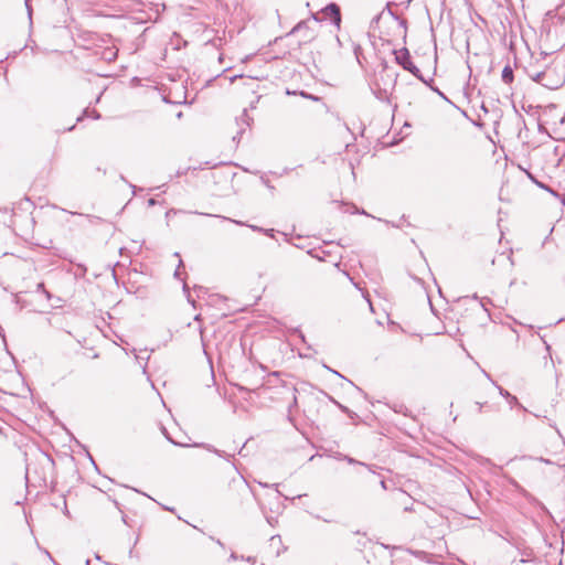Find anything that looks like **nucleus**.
I'll list each match as a JSON object with an SVG mask.
<instances>
[{
	"mask_svg": "<svg viewBox=\"0 0 565 565\" xmlns=\"http://www.w3.org/2000/svg\"><path fill=\"white\" fill-rule=\"evenodd\" d=\"M305 28H307V23L305 21H301L291 29L290 34L298 33Z\"/></svg>",
	"mask_w": 565,
	"mask_h": 565,
	"instance_id": "16",
	"label": "nucleus"
},
{
	"mask_svg": "<svg viewBox=\"0 0 565 565\" xmlns=\"http://www.w3.org/2000/svg\"><path fill=\"white\" fill-rule=\"evenodd\" d=\"M476 406H477V412L481 413L483 405L481 403H479V402H476Z\"/></svg>",
	"mask_w": 565,
	"mask_h": 565,
	"instance_id": "35",
	"label": "nucleus"
},
{
	"mask_svg": "<svg viewBox=\"0 0 565 565\" xmlns=\"http://www.w3.org/2000/svg\"><path fill=\"white\" fill-rule=\"evenodd\" d=\"M259 484H260L263 488H278V483L268 484V483L259 482Z\"/></svg>",
	"mask_w": 565,
	"mask_h": 565,
	"instance_id": "26",
	"label": "nucleus"
},
{
	"mask_svg": "<svg viewBox=\"0 0 565 565\" xmlns=\"http://www.w3.org/2000/svg\"><path fill=\"white\" fill-rule=\"evenodd\" d=\"M522 554L529 558L533 555V552L531 548H526L522 552Z\"/></svg>",
	"mask_w": 565,
	"mask_h": 565,
	"instance_id": "28",
	"label": "nucleus"
},
{
	"mask_svg": "<svg viewBox=\"0 0 565 565\" xmlns=\"http://www.w3.org/2000/svg\"><path fill=\"white\" fill-rule=\"evenodd\" d=\"M329 398L343 412V413H347L350 415V417H353V415H355L354 413H352L348 407L341 405L340 403H338L337 401H334L331 396H329Z\"/></svg>",
	"mask_w": 565,
	"mask_h": 565,
	"instance_id": "14",
	"label": "nucleus"
},
{
	"mask_svg": "<svg viewBox=\"0 0 565 565\" xmlns=\"http://www.w3.org/2000/svg\"><path fill=\"white\" fill-rule=\"evenodd\" d=\"M265 519H266L267 523H268L269 525H271V526H274V525H275V523H277V519H276V518L268 516V515H266V514H265Z\"/></svg>",
	"mask_w": 565,
	"mask_h": 565,
	"instance_id": "24",
	"label": "nucleus"
},
{
	"mask_svg": "<svg viewBox=\"0 0 565 565\" xmlns=\"http://www.w3.org/2000/svg\"><path fill=\"white\" fill-rule=\"evenodd\" d=\"M200 333H201V340L203 341V335H202L203 330L202 329L200 330Z\"/></svg>",
	"mask_w": 565,
	"mask_h": 565,
	"instance_id": "58",
	"label": "nucleus"
},
{
	"mask_svg": "<svg viewBox=\"0 0 565 565\" xmlns=\"http://www.w3.org/2000/svg\"><path fill=\"white\" fill-rule=\"evenodd\" d=\"M2 344L3 349L6 351V355L8 359V367L4 370V373L9 376V379L13 382V384L17 386V392H9L2 388V394L9 395L11 397H17L20 395V391H25L24 386V380L22 377L21 372L18 370L17 361L12 353L8 350L6 337L2 333Z\"/></svg>",
	"mask_w": 565,
	"mask_h": 565,
	"instance_id": "4",
	"label": "nucleus"
},
{
	"mask_svg": "<svg viewBox=\"0 0 565 565\" xmlns=\"http://www.w3.org/2000/svg\"><path fill=\"white\" fill-rule=\"evenodd\" d=\"M183 291L186 294V297H188V300L189 302H191L192 305H194V301L191 299V296H190V292H189V287L186 284H183Z\"/></svg>",
	"mask_w": 565,
	"mask_h": 565,
	"instance_id": "23",
	"label": "nucleus"
},
{
	"mask_svg": "<svg viewBox=\"0 0 565 565\" xmlns=\"http://www.w3.org/2000/svg\"><path fill=\"white\" fill-rule=\"evenodd\" d=\"M54 460L45 452L36 451L26 459L25 479L30 481L33 477L39 482H46L49 475L54 469Z\"/></svg>",
	"mask_w": 565,
	"mask_h": 565,
	"instance_id": "2",
	"label": "nucleus"
},
{
	"mask_svg": "<svg viewBox=\"0 0 565 565\" xmlns=\"http://www.w3.org/2000/svg\"><path fill=\"white\" fill-rule=\"evenodd\" d=\"M10 231L24 239L31 234L34 227V218L30 213L26 212H17L14 209L8 211L7 209H2V223L7 224Z\"/></svg>",
	"mask_w": 565,
	"mask_h": 565,
	"instance_id": "3",
	"label": "nucleus"
},
{
	"mask_svg": "<svg viewBox=\"0 0 565 565\" xmlns=\"http://www.w3.org/2000/svg\"><path fill=\"white\" fill-rule=\"evenodd\" d=\"M86 217L89 220V222L99 221L100 218L98 216H94L90 214H87Z\"/></svg>",
	"mask_w": 565,
	"mask_h": 565,
	"instance_id": "32",
	"label": "nucleus"
},
{
	"mask_svg": "<svg viewBox=\"0 0 565 565\" xmlns=\"http://www.w3.org/2000/svg\"><path fill=\"white\" fill-rule=\"evenodd\" d=\"M245 446H246V443H245V444L242 446V448L238 450V454H239L241 456H243V450H244Z\"/></svg>",
	"mask_w": 565,
	"mask_h": 565,
	"instance_id": "42",
	"label": "nucleus"
},
{
	"mask_svg": "<svg viewBox=\"0 0 565 565\" xmlns=\"http://www.w3.org/2000/svg\"><path fill=\"white\" fill-rule=\"evenodd\" d=\"M321 13L327 18H330L331 22L335 25V26H340V23H341V11H340V7L334 3V2H331L329 4H327L322 10H321Z\"/></svg>",
	"mask_w": 565,
	"mask_h": 565,
	"instance_id": "7",
	"label": "nucleus"
},
{
	"mask_svg": "<svg viewBox=\"0 0 565 565\" xmlns=\"http://www.w3.org/2000/svg\"><path fill=\"white\" fill-rule=\"evenodd\" d=\"M395 55V62L405 71L409 72L420 82L429 85L428 81L423 76L420 70L412 62L411 53L407 47L393 51Z\"/></svg>",
	"mask_w": 565,
	"mask_h": 565,
	"instance_id": "5",
	"label": "nucleus"
},
{
	"mask_svg": "<svg viewBox=\"0 0 565 565\" xmlns=\"http://www.w3.org/2000/svg\"><path fill=\"white\" fill-rule=\"evenodd\" d=\"M299 337H300L302 342H306L305 335L300 331H299Z\"/></svg>",
	"mask_w": 565,
	"mask_h": 565,
	"instance_id": "45",
	"label": "nucleus"
},
{
	"mask_svg": "<svg viewBox=\"0 0 565 565\" xmlns=\"http://www.w3.org/2000/svg\"><path fill=\"white\" fill-rule=\"evenodd\" d=\"M501 77L505 84H510L513 82L514 75L513 70L510 65L504 66V68L502 70Z\"/></svg>",
	"mask_w": 565,
	"mask_h": 565,
	"instance_id": "9",
	"label": "nucleus"
},
{
	"mask_svg": "<svg viewBox=\"0 0 565 565\" xmlns=\"http://www.w3.org/2000/svg\"><path fill=\"white\" fill-rule=\"evenodd\" d=\"M360 51H361V46H360V45H356V46L354 47V54H355V56H359Z\"/></svg>",
	"mask_w": 565,
	"mask_h": 565,
	"instance_id": "39",
	"label": "nucleus"
},
{
	"mask_svg": "<svg viewBox=\"0 0 565 565\" xmlns=\"http://www.w3.org/2000/svg\"><path fill=\"white\" fill-rule=\"evenodd\" d=\"M247 226H248L249 228H252L253 231H256V232H262V233H263V231H264V228H263V227H259V226H257V225H247Z\"/></svg>",
	"mask_w": 565,
	"mask_h": 565,
	"instance_id": "29",
	"label": "nucleus"
},
{
	"mask_svg": "<svg viewBox=\"0 0 565 565\" xmlns=\"http://www.w3.org/2000/svg\"><path fill=\"white\" fill-rule=\"evenodd\" d=\"M156 204H157V200H156L154 198H150V199L148 200V205H149V206H153V205H156Z\"/></svg>",
	"mask_w": 565,
	"mask_h": 565,
	"instance_id": "34",
	"label": "nucleus"
},
{
	"mask_svg": "<svg viewBox=\"0 0 565 565\" xmlns=\"http://www.w3.org/2000/svg\"><path fill=\"white\" fill-rule=\"evenodd\" d=\"M85 117H92L93 119H99L100 118V114L97 111V110H92L89 111L88 108L84 109L82 115H79L76 119V122H81L83 121V119Z\"/></svg>",
	"mask_w": 565,
	"mask_h": 565,
	"instance_id": "10",
	"label": "nucleus"
},
{
	"mask_svg": "<svg viewBox=\"0 0 565 565\" xmlns=\"http://www.w3.org/2000/svg\"><path fill=\"white\" fill-rule=\"evenodd\" d=\"M323 367L327 369L329 372L335 374L337 376L345 380L348 383H350L352 386H354L356 388V391L359 393H361L362 395H365V393L359 387L356 386L352 381H350L349 379H347L345 376H343L341 373H339L338 371L331 369L330 366H328L327 364H323Z\"/></svg>",
	"mask_w": 565,
	"mask_h": 565,
	"instance_id": "12",
	"label": "nucleus"
},
{
	"mask_svg": "<svg viewBox=\"0 0 565 565\" xmlns=\"http://www.w3.org/2000/svg\"><path fill=\"white\" fill-rule=\"evenodd\" d=\"M541 461L545 462V463H551V461L548 459H543V458H540Z\"/></svg>",
	"mask_w": 565,
	"mask_h": 565,
	"instance_id": "49",
	"label": "nucleus"
},
{
	"mask_svg": "<svg viewBox=\"0 0 565 565\" xmlns=\"http://www.w3.org/2000/svg\"><path fill=\"white\" fill-rule=\"evenodd\" d=\"M75 128V125L71 126L70 128H67L68 131H72L73 129Z\"/></svg>",
	"mask_w": 565,
	"mask_h": 565,
	"instance_id": "53",
	"label": "nucleus"
},
{
	"mask_svg": "<svg viewBox=\"0 0 565 565\" xmlns=\"http://www.w3.org/2000/svg\"><path fill=\"white\" fill-rule=\"evenodd\" d=\"M301 497H302L301 494H298V495L296 497V499H299V498H301ZM292 500H295V498H292Z\"/></svg>",
	"mask_w": 565,
	"mask_h": 565,
	"instance_id": "62",
	"label": "nucleus"
},
{
	"mask_svg": "<svg viewBox=\"0 0 565 565\" xmlns=\"http://www.w3.org/2000/svg\"><path fill=\"white\" fill-rule=\"evenodd\" d=\"M381 486H382L383 488H385V481H384V480H382V481H381Z\"/></svg>",
	"mask_w": 565,
	"mask_h": 565,
	"instance_id": "55",
	"label": "nucleus"
},
{
	"mask_svg": "<svg viewBox=\"0 0 565 565\" xmlns=\"http://www.w3.org/2000/svg\"><path fill=\"white\" fill-rule=\"evenodd\" d=\"M88 457H89V460H90V461L94 463V466L96 467V463H95V461H94L93 457H92L90 455H88Z\"/></svg>",
	"mask_w": 565,
	"mask_h": 565,
	"instance_id": "51",
	"label": "nucleus"
},
{
	"mask_svg": "<svg viewBox=\"0 0 565 565\" xmlns=\"http://www.w3.org/2000/svg\"><path fill=\"white\" fill-rule=\"evenodd\" d=\"M380 222H383L385 223L386 225H390V226H393V227H401V224L399 223H394V222H391V221H387V220H383V218H377Z\"/></svg>",
	"mask_w": 565,
	"mask_h": 565,
	"instance_id": "20",
	"label": "nucleus"
},
{
	"mask_svg": "<svg viewBox=\"0 0 565 565\" xmlns=\"http://www.w3.org/2000/svg\"><path fill=\"white\" fill-rule=\"evenodd\" d=\"M238 558H239V557H238V556H237V554H236V553H234V552L230 555V561H236V559H238Z\"/></svg>",
	"mask_w": 565,
	"mask_h": 565,
	"instance_id": "37",
	"label": "nucleus"
},
{
	"mask_svg": "<svg viewBox=\"0 0 565 565\" xmlns=\"http://www.w3.org/2000/svg\"><path fill=\"white\" fill-rule=\"evenodd\" d=\"M535 183H536L540 188H542V189H544V190H548V188H547L545 184H543V183H541V182H539V181H535Z\"/></svg>",
	"mask_w": 565,
	"mask_h": 565,
	"instance_id": "40",
	"label": "nucleus"
},
{
	"mask_svg": "<svg viewBox=\"0 0 565 565\" xmlns=\"http://www.w3.org/2000/svg\"><path fill=\"white\" fill-rule=\"evenodd\" d=\"M329 398L343 412V413H347L350 415V417H353V415H355L354 413H352L348 407L341 405L340 403H338L337 401H334L331 396H329Z\"/></svg>",
	"mask_w": 565,
	"mask_h": 565,
	"instance_id": "15",
	"label": "nucleus"
},
{
	"mask_svg": "<svg viewBox=\"0 0 565 565\" xmlns=\"http://www.w3.org/2000/svg\"><path fill=\"white\" fill-rule=\"evenodd\" d=\"M6 403L7 404V401L2 399V404ZM1 409H4V406L2 405L1 406Z\"/></svg>",
	"mask_w": 565,
	"mask_h": 565,
	"instance_id": "56",
	"label": "nucleus"
},
{
	"mask_svg": "<svg viewBox=\"0 0 565 565\" xmlns=\"http://www.w3.org/2000/svg\"><path fill=\"white\" fill-rule=\"evenodd\" d=\"M6 565H20V563L18 561H8Z\"/></svg>",
	"mask_w": 565,
	"mask_h": 565,
	"instance_id": "38",
	"label": "nucleus"
},
{
	"mask_svg": "<svg viewBox=\"0 0 565 565\" xmlns=\"http://www.w3.org/2000/svg\"><path fill=\"white\" fill-rule=\"evenodd\" d=\"M25 7H26V9H28L29 17H31L32 9H31V6H30L29 0H25Z\"/></svg>",
	"mask_w": 565,
	"mask_h": 565,
	"instance_id": "33",
	"label": "nucleus"
},
{
	"mask_svg": "<svg viewBox=\"0 0 565 565\" xmlns=\"http://www.w3.org/2000/svg\"><path fill=\"white\" fill-rule=\"evenodd\" d=\"M529 178L535 183L537 181L531 173H527Z\"/></svg>",
	"mask_w": 565,
	"mask_h": 565,
	"instance_id": "44",
	"label": "nucleus"
},
{
	"mask_svg": "<svg viewBox=\"0 0 565 565\" xmlns=\"http://www.w3.org/2000/svg\"><path fill=\"white\" fill-rule=\"evenodd\" d=\"M166 437L168 438L169 441H171V444H174V445H178L172 438H170L167 434H166Z\"/></svg>",
	"mask_w": 565,
	"mask_h": 565,
	"instance_id": "43",
	"label": "nucleus"
},
{
	"mask_svg": "<svg viewBox=\"0 0 565 565\" xmlns=\"http://www.w3.org/2000/svg\"><path fill=\"white\" fill-rule=\"evenodd\" d=\"M213 451L218 456V457H223V458H226L228 459L230 457H232V455H227L225 451L223 450H218V449H213Z\"/></svg>",
	"mask_w": 565,
	"mask_h": 565,
	"instance_id": "19",
	"label": "nucleus"
},
{
	"mask_svg": "<svg viewBox=\"0 0 565 565\" xmlns=\"http://www.w3.org/2000/svg\"><path fill=\"white\" fill-rule=\"evenodd\" d=\"M259 507H260L262 512L265 514L264 507L262 504Z\"/></svg>",
	"mask_w": 565,
	"mask_h": 565,
	"instance_id": "59",
	"label": "nucleus"
},
{
	"mask_svg": "<svg viewBox=\"0 0 565 565\" xmlns=\"http://www.w3.org/2000/svg\"><path fill=\"white\" fill-rule=\"evenodd\" d=\"M263 233L269 237H274V230L273 228H269V230H265L263 231Z\"/></svg>",
	"mask_w": 565,
	"mask_h": 565,
	"instance_id": "27",
	"label": "nucleus"
},
{
	"mask_svg": "<svg viewBox=\"0 0 565 565\" xmlns=\"http://www.w3.org/2000/svg\"><path fill=\"white\" fill-rule=\"evenodd\" d=\"M275 539L280 540V536H278V535H274V536H271V539H270V540H271V541H274Z\"/></svg>",
	"mask_w": 565,
	"mask_h": 565,
	"instance_id": "52",
	"label": "nucleus"
},
{
	"mask_svg": "<svg viewBox=\"0 0 565 565\" xmlns=\"http://www.w3.org/2000/svg\"><path fill=\"white\" fill-rule=\"evenodd\" d=\"M238 390L242 391V392H246L247 391V388L244 387V386H238Z\"/></svg>",
	"mask_w": 565,
	"mask_h": 565,
	"instance_id": "48",
	"label": "nucleus"
},
{
	"mask_svg": "<svg viewBox=\"0 0 565 565\" xmlns=\"http://www.w3.org/2000/svg\"><path fill=\"white\" fill-rule=\"evenodd\" d=\"M379 20H380V15L374 18V21H379Z\"/></svg>",
	"mask_w": 565,
	"mask_h": 565,
	"instance_id": "61",
	"label": "nucleus"
},
{
	"mask_svg": "<svg viewBox=\"0 0 565 565\" xmlns=\"http://www.w3.org/2000/svg\"><path fill=\"white\" fill-rule=\"evenodd\" d=\"M262 182L270 190V191H274L275 190V186L273 184H270L269 180L262 177Z\"/></svg>",
	"mask_w": 565,
	"mask_h": 565,
	"instance_id": "22",
	"label": "nucleus"
},
{
	"mask_svg": "<svg viewBox=\"0 0 565 565\" xmlns=\"http://www.w3.org/2000/svg\"><path fill=\"white\" fill-rule=\"evenodd\" d=\"M183 265V262L181 259H179V266L177 268V270L174 271V276L175 277H179L180 275V267Z\"/></svg>",
	"mask_w": 565,
	"mask_h": 565,
	"instance_id": "31",
	"label": "nucleus"
},
{
	"mask_svg": "<svg viewBox=\"0 0 565 565\" xmlns=\"http://www.w3.org/2000/svg\"><path fill=\"white\" fill-rule=\"evenodd\" d=\"M218 545L223 546L222 542L220 540L216 541Z\"/></svg>",
	"mask_w": 565,
	"mask_h": 565,
	"instance_id": "63",
	"label": "nucleus"
},
{
	"mask_svg": "<svg viewBox=\"0 0 565 565\" xmlns=\"http://www.w3.org/2000/svg\"><path fill=\"white\" fill-rule=\"evenodd\" d=\"M215 216H216V217H221L223 221H230V222H233V223H235V224H237V225H244V223H243V222H241V221L231 220V218L225 217V216H218V215H215Z\"/></svg>",
	"mask_w": 565,
	"mask_h": 565,
	"instance_id": "25",
	"label": "nucleus"
},
{
	"mask_svg": "<svg viewBox=\"0 0 565 565\" xmlns=\"http://www.w3.org/2000/svg\"><path fill=\"white\" fill-rule=\"evenodd\" d=\"M300 94H301V96H302V97H306V98H311V99H313V100H317V99H318L317 97H315V96H312V95H310V94H307V93H305V92H301Z\"/></svg>",
	"mask_w": 565,
	"mask_h": 565,
	"instance_id": "30",
	"label": "nucleus"
},
{
	"mask_svg": "<svg viewBox=\"0 0 565 565\" xmlns=\"http://www.w3.org/2000/svg\"><path fill=\"white\" fill-rule=\"evenodd\" d=\"M339 207L343 209L344 213L371 216L365 210L359 209L354 204H347V203L341 202V203H339Z\"/></svg>",
	"mask_w": 565,
	"mask_h": 565,
	"instance_id": "8",
	"label": "nucleus"
},
{
	"mask_svg": "<svg viewBox=\"0 0 565 565\" xmlns=\"http://www.w3.org/2000/svg\"><path fill=\"white\" fill-rule=\"evenodd\" d=\"M63 504L66 505V501L64 500L63 501ZM65 514H68V510H67V507H65V511H64Z\"/></svg>",
	"mask_w": 565,
	"mask_h": 565,
	"instance_id": "47",
	"label": "nucleus"
},
{
	"mask_svg": "<svg viewBox=\"0 0 565 565\" xmlns=\"http://www.w3.org/2000/svg\"><path fill=\"white\" fill-rule=\"evenodd\" d=\"M45 553L52 559L51 553H49L47 551Z\"/></svg>",
	"mask_w": 565,
	"mask_h": 565,
	"instance_id": "60",
	"label": "nucleus"
},
{
	"mask_svg": "<svg viewBox=\"0 0 565 565\" xmlns=\"http://www.w3.org/2000/svg\"><path fill=\"white\" fill-rule=\"evenodd\" d=\"M241 559H245V562H252L253 564L255 563V559H254L253 557H250V556H248V557H246V558H245V557L242 555V556H241Z\"/></svg>",
	"mask_w": 565,
	"mask_h": 565,
	"instance_id": "36",
	"label": "nucleus"
},
{
	"mask_svg": "<svg viewBox=\"0 0 565 565\" xmlns=\"http://www.w3.org/2000/svg\"><path fill=\"white\" fill-rule=\"evenodd\" d=\"M253 121V118L248 115L247 109L245 108L239 117L236 118V125L238 127V130L235 136H233V141L238 142L243 134L246 131L248 127H250V124Z\"/></svg>",
	"mask_w": 565,
	"mask_h": 565,
	"instance_id": "6",
	"label": "nucleus"
},
{
	"mask_svg": "<svg viewBox=\"0 0 565 565\" xmlns=\"http://www.w3.org/2000/svg\"><path fill=\"white\" fill-rule=\"evenodd\" d=\"M497 387H498L499 393H500V395L502 397L508 398L511 395V393L509 391H507L505 388H503V387H501L499 385H497Z\"/></svg>",
	"mask_w": 565,
	"mask_h": 565,
	"instance_id": "18",
	"label": "nucleus"
},
{
	"mask_svg": "<svg viewBox=\"0 0 565 565\" xmlns=\"http://www.w3.org/2000/svg\"><path fill=\"white\" fill-rule=\"evenodd\" d=\"M194 288H195V290H198L199 292L204 291V288H203L202 286H195Z\"/></svg>",
	"mask_w": 565,
	"mask_h": 565,
	"instance_id": "41",
	"label": "nucleus"
},
{
	"mask_svg": "<svg viewBox=\"0 0 565 565\" xmlns=\"http://www.w3.org/2000/svg\"><path fill=\"white\" fill-rule=\"evenodd\" d=\"M348 461H349L350 463H355V462H356V460H354V459H352V458H348Z\"/></svg>",
	"mask_w": 565,
	"mask_h": 565,
	"instance_id": "50",
	"label": "nucleus"
},
{
	"mask_svg": "<svg viewBox=\"0 0 565 565\" xmlns=\"http://www.w3.org/2000/svg\"><path fill=\"white\" fill-rule=\"evenodd\" d=\"M529 77L548 89H557L565 83V58H555L543 71H526Z\"/></svg>",
	"mask_w": 565,
	"mask_h": 565,
	"instance_id": "1",
	"label": "nucleus"
},
{
	"mask_svg": "<svg viewBox=\"0 0 565 565\" xmlns=\"http://www.w3.org/2000/svg\"><path fill=\"white\" fill-rule=\"evenodd\" d=\"M194 320H200V315L195 316Z\"/></svg>",
	"mask_w": 565,
	"mask_h": 565,
	"instance_id": "57",
	"label": "nucleus"
},
{
	"mask_svg": "<svg viewBox=\"0 0 565 565\" xmlns=\"http://www.w3.org/2000/svg\"><path fill=\"white\" fill-rule=\"evenodd\" d=\"M507 401L509 402V404L511 406H518L520 409H522L523 412H527V409L519 402L518 397L514 396V395H510Z\"/></svg>",
	"mask_w": 565,
	"mask_h": 565,
	"instance_id": "13",
	"label": "nucleus"
},
{
	"mask_svg": "<svg viewBox=\"0 0 565 565\" xmlns=\"http://www.w3.org/2000/svg\"><path fill=\"white\" fill-rule=\"evenodd\" d=\"M488 305H492L491 299L490 298H482L481 306L484 308L486 311H488V308H487Z\"/></svg>",
	"mask_w": 565,
	"mask_h": 565,
	"instance_id": "21",
	"label": "nucleus"
},
{
	"mask_svg": "<svg viewBox=\"0 0 565 565\" xmlns=\"http://www.w3.org/2000/svg\"><path fill=\"white\" fill-rule=\"evenodd\" d=\"M323 367L327 369L329 372L335 374L337 376L345 380L348 383H350L352 386H354L356 388V391L359 393H361L362 395H365V393L359 387L356 386L352 381H350L349 379H347L345 376H343L341 373H339L338 371L331 369L330 366H328L327 364H323Z\"/></svg>",
	"mask_w": 565,
	"mask_h": 565,
	"instance_id": "11",
	"label": "nucleus"
},
{
	"mask_svg": "<svg viewBox=\"0 0 565 565\" xmlns=\"http://www.w3.org/2000/svg\"><path fill=\"white\" fill-rule=\"evenodd\" d=\"M428 83H429V85H428V86L430 87V89H431V90H434L435 93H437V94H438L441 98H444L445 100L449 102V99L446 97V95H445L441 90H439V89H438V87H434V86L431 85L433 79H429V81H428Z\"/></svg>",
	"mask_w": 565,
	"mask_h": 565,
	"instance_id": "17",
	"label": "nucleus"
},
{
	"mask_svg": "<svg viewBox=\"0 0 565 565\" xmlns=\"http://www.w3.org/2000/svg\"><path fill=\"white\" fill-rule=\"evenodd\" d=\"M312 18H313L316 21H320V19L318 18V14H317V13H313V14H312Z\"/></svg>",
	"mask_w": 565,
	"mask_h": 565,
	"instance_id": "46",
	"label": "nucleus"
},
{
	"mask_svg": "<svg viewBox=\"0 0 565 565\" xmlns=\"http://www.w3.org/2000/svg\"><path fill=\"white\" fill-rule=\"evenodd\" d=\"M296 404H297V397H296V396H294V403H292V405H296Z\"/></svg>",
	"mask_w": 565,
	"mask_h": 565,
	"instance_id": "54",
	"label": "nucleus"
},
{
	"mask_svg": "<svg viewBox=\"0 0 565 565\" xmlns=\"http://www.w3.org/2000/svg\"><path fill=\"white\" fill-rule=\"evenodd\" d=\"M89 563H90V561H89V559H87V561H86V565H89Z\"/></svg>",
	"mask_w": 565,
	"mask_h": 565,
	"instance_id": "64",
	"label": "nucleus"
}]
</instances>
